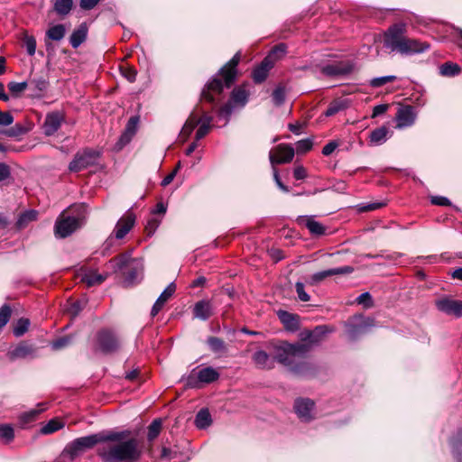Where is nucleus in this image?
<instances>
[{
    "label": "nucleus",
    "instance_id": "1",
    "mask_svg": "<svg viewBox=\"0 0 462 462\" xmlns=\"http://www.w3.org/2000/svg\"><path fill=\"white\" fill-rule=\"evenodd\" d=\"M241 60V53L236 52L233 58L224 64L218 72L203 87L199 103L196 105V115L199 116V126L195 134L196 141L204 138L212 129L214 120L211 112L217 107V96L221 95L225 88H230L236 82Z\"/></svg>",
    "mask_w": 462,
    "mask_h": 462
},
{
    "label": "nucleus",
    "instance_id": "2",
    "mask_svg": "<svg viewBox=\"0 0 462 462\" xmlns=\"http://www.w3.org/2000/svg\"><path fill=\"white\" fill-rule=\"evenodd\" d=\"M106 433H123L118 440H106L112 444L98 450V456L103 462H137L142 455L143 448L135 438H128L130 431H105Z\"/></svg>",
    "mask_w": 462,
    "mask_h": 462
},
{
    "label": "nucleus",
    "instance_id": "3",
    "mask_svg": "<svg viewBox=\"0 0 462 462\" xmlns=\"http://www.w3.org/2000/svg\"><path fill=\"white\" fill-rule=\"evenodd\" d=\"M405 32L406 27L402 23L390 26L383 36L384 47L402 55L422 53L430 49L428 42L404 36Z\"/></svg>",
    "mask_w": 462,
    "mask_h": 462
},
{
    "label": "nucleus",
    "instance_id": "4",
    "mask_svg": "<svg viewBox=\"0 0 462 462\" xmlns=\"http://www.w3.org/2000/svg\"><path fill=\"white\" fill-rule=\"evenodd\" d=\"M273 363L284 366H292L296 359H302L309 354V346L305 344H291L286 340L271 341L267 346Z\"/></svg>",
    "mask_w": 462,
    "mask_h": 462
},
{
    "label": "nucleus",
    "instance_id": "5",
    "mask_svg": "<svg viewBox=\"0 0 462 462\" xmlns=\"http://www.w3.org/2000/svg\"><path fill=\"white\" fill-rule=\"evenodd\" d=\"M123 435V433H106L105 431H101L78 438L66 446L63 450V455L68 457L70 461H73L88 450L93 448L98 443H104L106 442V440H118Z\"/></svg>",
    "mask_w": 462,
    "mask_h": 462
},
{
    "label": "nucleus",
    "instance_id": "6",
    "mask_svg": "<svg viewBox=\"0 0 462 462\" xmlns=\"http://www.w3.org/2000/svg\"><path fill=\"white\" fill-rule=\"evenodd\" d=\"M106 267L112 270L113 273H120L124 277L126 286L133 285L143 270V263L137 258L132 257V252L127 251L111 258Z\"/></svg>",
    "mask_w": 462,
    "mask_h": 462
},
{
    "label": "nucleus",
    "instance_id": "7",
    "mask_svg": "<svg viewBox=\"0 0 462 462\" xmlns=\"http://www.w3.org/2000/svg\"><path fill=\"white\" fill-rule=\"evenodd\" d=\"M123 349L121 337L113 329H99L94 337L92 350L96 355L112 356L118 355Z\"/></svg>",
    "mask_w": 462,
    "mask_h": 462
},
{
    "label": "nucleus",
    "instance_id": "8",
    "mask_svg": "<svg viewBox=\"0 0 462 462\" xmlns=\"http://www.w3.org/2000/svg\"><path fill=\"white\" fill-rule=\"evenodd\" d=\"M101 152L93 148H84L79 150L74 155L73 160L69 164V171L71 172H79L88 167L97 164Z\"/></svg>",
    "mask_w": 462,
    "mask_h": 462
},
{
    "label": "nucleus",
    "instance_id": "9",
    "mask_svg": "<svg viewBox=\"0 0 462 462\" xmlns=\"http://www.w3.org/2000/svg\"><path fill=\"white\" fill-rule=\"evenodd\" d=\"M84 217L80 216H67L62 212L54 224V235L57 238H66L83 225Z\"/></svg>",
    "mask_w": 462,
    "mask_h": 462
},
{
    "label": "nucleus",
    "instance_id": "10",
    "mask_svg": "<svg viewBox=\"0 0 462 462\" xmlns=\"http://www.w3.org/2000/svg\"><path fill=\"white\" fill-rule=\"evenodd\" d=\"M331 330L326 325H319L315 327L314 329H305L300 332V341L296 344H305L309 346V352L311 350L312 346L319 343L325 336Z\"/></svg>",
    "mask_w": 462,
    "mask_h": 462
},
{
    "label": "nucleus",
    "instance_id": "11",
    "mask_svg": "<svg viewBox=\"0 0 462 462\" xmlns=\"http://www.w3.org/2000/svg\"><path fill=\"white\" fill-rule=\"evenodd\" d=\"M435 306L439 311L446 315L454 316L456 318L462 317V300L444 296L435 300Z\"/></svg>",
    "mask_w": 462,
    "mask_h": 462
},
{
    "label": "nucleus",
    "instance_id": "12",
    "mask_svg": "<svg viewBox=\"0 0 462 462\" xmlns=\"http://www.w3.org/2000/svg\"><path fill=\"white\" fill-rule=\"evenodd\" d=\"M65 122V114L62 111L55 110L47 113L43 125V134L46 136L54 135Z\"/></svg>",
    "mask_w": 462,
    "mask_h": 462
},
{
    "label": "nucleus",
    "instance_id": "13",
    "mask_svg": "<svg viewBox=\"0 0 462 462\" xmlns=\"http://www.w3.org/2000/svg\"><path fill=\"white\" fill-rule=\"evenodd\" d=\"M295 150L291 144L280 143L274 152H270V162L272 165L291 162L294 157Z\"/></svg>",
    "mask_w": 462,
    "mask_h": 462
},
{
    "label": "nucleus",
    "instance_id": "14",
    "mask_svg": "<svg viewBox=\"0 0 462 462\" xmlns=\"http://www.w3.org/2000/svg\"><path fill=\"white\" fill-rule=\"evenodd\" d=\"M314 401L309 398H297L293 405L295 413L297 414L299 419L304 422H309L314 419Z\"/></svg>",
    "mask_w": 462,
    "mask_h": 462
},
{
    "label": "nucleus",
    "instance_id": "15",
    "mask_svg": "<svg viewBox=\"0 0 462 462\" xmlns=\"http://www.w3.org/2000/svg\"><path fill=\"white\" fill-rule=\"evenodd\" d=\"M358 322H349L346 324V332L351 340H356L358 337L366 333L367 329L374 325V319L372 318H364L360 316Z\"/></svg>",
    "mask_w": 462,
    "mask_h": 462
},
{
    "label": "nucleus",
    "instance_id": "16",
    "mask_svg": "<svg viewBox=\"0 0 462 462\" xmlns=\"http://www.w3.org/2000/svg\"><path fill=\"white\" fill-rule=\"evenodd\" d=\"M354 272V268L349 265H345L337 268H331L328 270H324L319 273L312 274L310 278L309 283L312 286L319 284L323 280L328 277L334 275H346L350 274Z\"/></svg>",
    "mask_w": 462,
    "mask_h": 462
},
{
    "label": "nucleus",
    "instance_id": "17",
    "mask_svg": "<svg viewBox=\"0 0 462 462\" xmlns=\"http://www.w3.org/2000/svg\"><path fill=\"white\" fill-rule=\"evenodd\" d=\"M354 70V64L350 61H339L328 64L321 68V73L328 77H341L350 74Z\"/></svg>",
    "mask_w": 462,
    "mask_h": 462
},
{
    "label": "nucleus",
    "instance_id": "18",
    "mask_svg": "<svg viewBox=\"0 0 462 462\" xmlns=\"http://www.w3.org/2000/svg\"><path fill=\"white\" fill-rule=\"evenodd\" d=\"M139 121L140 117L138 116H134L129 118L125 125V131L123 132L116 144L117 150L123 149L126 144H128L131 142V140L137 132Z\"/></svg>",
    "mask_w": 462,
    "mask_h": 462
},
{
    "label": "nucleus",
    "instance_id": "19",
    "mask_svg": "<svg viewBox=\"0 0 462 462\" xmlns=\"http://www.w3.org/2000/svg\"><path fill=\"white\" fill-rule=\"evenodd\" d=\"M37 347L27 341H22L8 355L10 359L33 358L37 356Z\"/></svg>",
    "mask_w": 462,
    "mask_h": 462
},
{
    "label": "nucleus",
    "instance_id": "20",
    "mask_svg": "<svg viewBox=\"0 0 462 462\" xmlns=\"http://www.w3.org/2000/svg\"><path fill=\"white\" fill-rule=\"evenodd\" d=\"M135 223V215L128 210L116 223L115 227V236L117 239L124 238L127 233L134 227Z\"/></svg>",
    "mask_w": 462,
    "mask_h": 462
},
{
    "label": "nucleus",
    "instance_id": "21",
    "mask_svg": "<svg viewBox=\"0 0 462 462\" xmlns=\"http://www.w3.org/2000/svg\"><path fill=\"white\" fill-rule=\"evenodd\" d=\"M192 314L195 319L208 320L215 314V306L209 300H201L194 304Z\"/></svg>",
    "mask_w": 462,
    "mask_h": 462
},
{
    "label": "nucleus",
    "instance_id": "22",
    "mask_svg": "<svg viewBox=\"0 0 462 462\" xmlns=\"http://www.w3.org/2000/svg\"><path fill=\"white\" fill-rule=\"evenodd\" d=\"M33 127L34 124L32 121L29 119H23L22 122H17L14 125L5 130L0 131V134L12 138H19L20 136L31 132Z\"/></svg>",
    "mask_w": 462,
    "mask_h": 462
},
{
    "label": "nucleus",
    "instance_id": "23",
    "mask_svg": "<svg viewBox=\"0 0 462 462\" xmlns=\"http://www.w3.org/2000/svg\"><path fill=\"white\" fill-rule=\"evenodd\" d=\"M297 223L305 226L313 236H321L326 234V226L316 221L313 216H300L297 218Z\"/></svg>",
    "mask_w": 462,
    "mask_h": 462
},
{
    "label": "nucleus",
    "instance_id": "24",
    "mask_svg": "<svg viewBox=\"0 0 462 462\" xmlns=\"http://www.w3.org/2000/svg\"><path fill=\"white\" fill-rule=\"evenodd\" d=\"M277 316L287 331L294 332L300 328V316L286 310H280Z\"/></svg>",
    "mask_w": 462,
    "mask_h": 462
},
{
    "label": "nucleus",
    "instance_id": "25",
    "mask_svg": "<svg viewBox=\"0 0 462 462\" xmlns=\"http://www.w3.org/2000/svg\"><path fill=\"white\" fill-rule=\"evenodd\" d=\"M199 116L196 115V106L193 108L191 113L189 114V117L187 118L184 125L182 126L180 133L179 134V138L180 142L184 143L186 142L190 134H192L193 130L199 125Z\"/></svg>",
    "mask_w": 462,
    "mask_h": 462
},
{
    "label": "nucleus",
    "instance_id": "26",
    "mask_svg": "<svg viewBox=\"0 0 462 462\" xmlns=\"http://www.w3.org/2000/svg\"><path fill=\"white\" fill-rule=\"evenodd\" d=\"M273 64L272 61H269L268 59L263 58V60L257 65L253 72L252 79L255 84H261L268 77L269 71L273 68Z\"/></svg>",
    "mask_w": 462,
    "mask_h": 462
},
{
    "label": "nucleus",
    "instance_id": "27",
    "mask_svg": "<svg viewBox=\"0 0 462 462\" xmlns=\"http://www.w3.org/2000/svg\"><path fill=\"white\" fill-rule=\"evenodd\" d=\"M176 291V285L174 282H171L169 284L165 290L161 293V295L156 300L155 303L153 304L152 310H151V316L155 317L160 310L163 308L164 304L171 299V297L174 294Z\"/></svg>",
    "mask_w": 462,
    "mask_h": 462
},
{
    "label": "nucleus",
    "instance_id": "28",
    "mask_svg": "<svg viewBox=\"0 0 462 462\" xmlns=\"http://www.w3.org/2000/svg\"><path fill=\"white\" fill-rule=\"evenodd\" d=\"M45 410L46 403L42 402L37 405L36 409H32L31 411L21 413L18 417L19 424L22 427H26L27 425L35 421L38 419L40 413Z\"/></svg>",
    "mask_w": 462,
    "mask_h": 462
},
{
    "label": "nucleus",
    "instance_id": "29",
    "mask_svg": "<svg viewBox=\"0 0 462 462\" xmlns=\"http://www.w3.org/2000/svg\"><path fill=\"white\" fill-rule=\"evenodd\" d=\"M66 34V28L64 24L59 23L53 26H51L45 32V44L47 51L51 47V43L48 42L47 40L59 42L64 38Z\"/></svg>",
    "mask_w": 462,
    "mask_h": 462
},
{
    "label": "nucleus",
    "instance_id": "30",
    "mask_svg": "<svg viewBox=\"0 0 462 462\" xmlns=\"http://www.w3.org/2000/svg\"><path fill=\"white\" fill-rule=\"evenodd\" d=\"M415 116L411 106H405L398 109L396 113V120L398 126H409L414 122Z\"/></svg>",
    "mask_w": 462,
    "mask_h": 462
},
{
    "label": "nucleus",
    "instance_id": "31",
    "mask_svg": "<svg viewBox=\"0 0 462 462\" xmlns=\"http://www.w3.org/2000/svg\"><path fill=\"white\" fill-rule=\"evenodd\" d=\"M88 28L86 23H82L73 31L69 37V43L74 48L79 47L88 37Z\"/></svg>",
    "mask_w": 462,
    "mask_h": 462
},
{
    "label": "nucleus",
    "instance_id": "32",
    "mask_svg": "<svg viewBox=\"0 0 462 462\" xmlns=\"http://www.w3.org/2000/svg\"><path fill=\"white\" fill-rule=\"evenodd\" d=\"M245 87L246 85L243 84L233 88L229 99L233 104L245 106L248 102L249 92L246 90Z\"/></svg>",
    "mask_w": 462,
    "mask_h": 462
},
{
    "label": "nucleus",
    "instance_id": "33",
    "mask_svg": "<svg viewBox=\"0 0 462 462\" xmlns=\"http://www.w3.org/2000/svg\"><path fill=\"white\" fill-rule=\"evenodd\" d=\"M37 217L38 211L35 209H29L21 213L14 224V229L20 231L26 228L31 222L37 219Z\"/></svg>",
    "mask_w": 462,
    "mask_h": 462
},
{
    "label": "nucleus",
    "instance_id": "34",
    "mask_svg": "<svg viewBox=\"0 0 462 462\" xmlns=\"http://www.w3.org/2000/svg\"><path fill=\"white\" fill-rule=\"evenodd\" d=\"M253 361L254 364L262 368H272L273 366V361L271 356V353L263 350H258L253 355Z\"/></svg>",
    "mask_w": 462,
    "mask_h": 462
},
{
    "label": "nucleus",
    "instance_id": "35",
    "mask_svg": "<svg viewBox=\"0 0 462 462\" xmlns=\"http://www.w3.org/2000/svg\"><path fill=\"white\" fill-rule=\"evenodd\" d=\"M389 134V128L386 125H382L370 133V142L375 145L383 144L387 141Z\"/></svg>",
    "mask_w": 462,
    "mask_h": 462
},
{
    "label": "nucleus",
    "instance_id": "36",
    "mask_svg": "<svg viewBox=\"0 0 462 462\" xmlns=\"http://www.w3.org/2000/svg\"><path fill=\"white\" fill-rule=\"evenodd\" d=\"M217 377H187L184 383L185 388L201 389L213 383Z\"/></svg>",
    "mask_w": 462,
    "mask_h": 462
},
{
    "label": "nucleus",
    "instance_id": "37",
    "mask_svg": "<svg viewBox=\"0 0 462 462\" xmlns=\"http://www.w3.org/2000/svg\"><path fill=\"white\" fill-rule=\"evenodd\" d=\"M207 343L209 349L215 354L223 355L227 352V346L220 337L211 336L208 337Z\"/></svg>",
    "mask_w": 462,
    "mask_h": 462
},
{
    "label": "nucleus",
    "instance_id": "38",
    "mask_svg": "<svg viewBox=\"0 0 462 462\" xmlns=\"http://www.w3.org/2000/svg\"><path fill=\"white\" fill-rule=\"evenodd\" d=\"M107 276L108 274H99L96 272H90L82 276L81 282L85 283L87 287L89 288L100 285L106 280Z\"/></svg>",
    "mask_w": 462,
    "mask_h": 462
},
{
    "label": "nucleus",
    "instance_id": "39",
    "mask_svg": "<svg viewBox=\"0 0 462 462\" xmlns=\"http://www.w3.org/2000/svg\"><path fill=\"white\" fill-rule=\"evenodd\" d=\"M73 0H55L53 11L60 17L67 16L73 9Z\"/></svg>",
    "mask_w": 462,
    "mask_h": 462
},
{
    "label": "nucleus",
    "instance_id": "40",
    "mask_svg": "<svg viewBox=\"0 0 462 462\" xmlns=\"http://www.w3.org/2000/svg\"><path fill=\"white\" fill-rule=\"evenodd\" d=\"M212 423L210 412L208 409H201L196 415L195 425L199 430L209 427Z\"/></svg>",
    "mask_w": 462,
    "mask_h": 462
},
{
    "label": "nucleus",
    "instance_id": "41",
    "mask_svg": "<svg viewBox=\"0 0 462 462\" xmlns=\"http://www.w3.org/2000/svg\"><path fill=\"white\" fill-rule=\"evenodd\" d=\"M286 51L287 45L285 43H279L273 46L264 58L268 59L274 65L277 60L285 55Z\"/></svg>",
    "mask_w": 462,
    "mask_h": 462
},
{
    "label": "nucleus",
    "instance_id": "42",
    "mask_svg": "<svg viewBox=\"0 0 462 462\" xmlns=\"http://www.w3.org/2000/svg\"><path fill=\"white\" fill-rule=\"evenodd\" d=\"M286 98L285 87L279 84L272 93V100L274 106H281Z\"/></svg>",
    "mask_w": 462,
    "mask_h": 462
},
{
    "label": "nucleus",
    "instance_id": "43",
    "mask_svg": "<svg viewBox=\"0 0 462 462\" xmlns=\"http://www.w3.org/2000/svg\"><path fill=\"white\" fill-rule=\"evenodd\" d=\"M0 439L5 444H9L14 440V430L10 424H0Z\"/></svg>",
    "mask_w": 462,
    "mask_h": 462
},
{
    "label": "nucleus",
    "instance_id": "44",
    "mask_svg": "<svg viewBox=\"0 0 462 462\" xmlns=\"http://www.w3.org/2000/svg\"><path fill=\"white\" fill-rule=\"evenodd\" d=\"M461 71V68L453 62H445L440 66V73L446 77H454L458 75Z\"/></svg>",
    "mask_w": 462,
    "mask_h": 462
},
{
    "label": "nucleus",
    "instance_id": "45",
    "mask_svg": "<svg viewBox=\"0 0 462 462\" xmlns=\"http://www.w3.org/2000/svg\"><path fill=\"white\" fill-rule=\"evenodd\" d=\"M346 107V102L341 99H335L328 105L327 110L324 112L326 116H332Z\"/></svg>",
    "mask_w": 462,
    "mask_h": 462
},
{
    "label": "nucleus",
    "instance_id": "46",
    "mask_svg": "<svg viewBox=\"0 0 462 462\" xmlns=\"http://www.w3.org/2000/svg\"><path fill=\"white\" fill-rule=\"evenodd\" d=\"M64 427V423L58 419H52L41 429V433L47 435L51 434Z\"/></svg>",
    "mask_w": 462,
    "mask_h": 462
},
{
    "label": "nucleus",
    "instance_id": "47",
    "mask_svg": "<svg viewBox=\"0 0 462 462\" xmlns=\"http://www.w3.org/2000/svg\"><path fill=\"white\" fill-rule=\"evenodd\" d=\"M30 320L25 318H21L18 319L17 323L14 327V335L15 337H22L24 333H26L30 327Z\"/></svg>",
    "mask_w": 462,
    "mask_h": 462
},
{
    "label": "nucleus",
    "instance_id": "48",
    "mask_svg": "<svg viewBox=\"0 0 462 462\" xmlns=\"http://www.w3.org/2000/svg\"><path fill=\"white\" fill-rule=\"evenodd\" d=\"M162 430V421L161 420H154L148 427L147 439L149 441H152L155 439Z\"/></svg>",
    "mask_w": 462,
    "mask_h": 462
},
{
    "label": "nucleus",
    "instance_id": "49",
    "mask_svg": "<svg viewBox=\"0 0 462 462\" xmlns=\"http://www.w3.org/2000/svg\"><path fill=\"white\" fill-rule=\"evenodd\" d=\"M313 147V141L310 138L300 140L296 143V152L298 154H305Z\"/></svg>",
    "mask_w": 462,
    "mask_h": 462
},
{
    "label": "nucleus",
    "instance_id": "50",
    "mask_svg": "<svg viewBox=\"0 0 462 462\" xmlns=\"http://www.w3.org/2000/svg\"><path fill=\"white\" fill-rule=\"evenodd\" d=\"M396 79H397V77L393 76V75L374 78L370 80L369 85L372 88H380L387 83L393 82Z\"/></svg>",
    "mask_w": 462,
    "mask_h": 462
},
{
    "label": "nucleus",
    "instance_id": "51",
    "mask_svg": "<svg viewBox=\"0 0 462 462\" xmlns=\"http://www.w3.org/2000/svg\"><path fill=\"white\" fill-rule=\"evenodd\" d=\"M121 74L131 83L136 79L137 70L133 66L122 65L120 66Z\"/></svg>",
    "mask_w": 462,
    "mask_h": 462
},
{
    "label": "nucleus",
    "instance_id": "52",
    "mask_svg": "<svg viewBox=\"0 0 462 462\" xmlns=\"http://www.w3.org/2000/svg\"><path fill=\"white\" fill-rule=\"evenodd\" d=\"M33 90L43 92L49 86L48 80L44 77L34 78L30 81Z\"/></svg>",
    "mask_w": 462,
    "mask_h": 462
},
{
    "label": "nucleus",
    "instance_id": "53",
    "mask_svg": "<svg viewBox=\"0 0 462 462\" xmlns=\"http://www.w3.org/2000/svg\"><path fill=\"white\" fill-rule=\"evenodd\" d=\"M234 105L235 104L228 100L226 104L217 109V116L219 117H225L226 121L227 122L233 113Z\"/></svg>",
    "mask_w": 462,
    "mask_h": 462
},
{
    "label": "nucleus",
    "instance_id": "54",
    "mask_svg": "<svg viewBox=\"0 0 462 462\" xmlns=\"http://www.w3.org/2000/svg\"><path fill=\"white\" fill-rule=\"evenodd\" d=\"M12 309L8 304H4L0 308V328H4L10 320Z\"/></svg>",
    "mask_w": 462,
    "mask_h": 462
},
{
    "label": "nucleus",
    "instance_id": "55",
    "mask_svg": "<svg viewBox=\"0 0 462 462\" xmlns=\"http://www.w3.org/2000/svg\"><path fill=\"white\" fill-rule=\"evenodd\" d=\"M8 89L14 96H18L21 92L24 91L27 87L28 83L26 81L23 82H14L11 81L8 83Z\"/></svg>",
    "mask_w": 462,
    "mask_h": 462
},
{
    "label": "nucleus",
    "instance_id": "56",
    "mask_svg": "<svg viewBox=\"0 0 462 462\" xmlns=\"http://www.w3.org/2000/svg\"><path fill=\"white\" fill-rule=\"evenodd\" d=\"M23 45L26 48L27 53L30 56H32L35 54L36 51V39L32 35H25L23 40Z\"/></svg>",
    "mask_w": 462,
    "mask_h": 462
},
{
    "label": "nucleus",
    "instance_id": "57",
    "mask_svg": "<svg viewBox=\"0 0 462 462\" xmlns=\"http://www.w3.org/2000/svg\"><path fill=\"white\" fill-rule=\"evenodd\" d=\"M452 453L457 462H462V439H455L452 443Z\"/></svg>",
    "mask_w": 462,
    "mask_h": 462
},
{
    "label": "nucleus",
    "instance_id": "58",
    "mask_svg": "<svg viewBox=\"0 0 462 462\" xmlns=\"http://www.w3.org/2000/svg\"><path fill=\"white\" fill-rule=\"evenodd\" d=\"M71 343V338L68 336L57 338L51 343V346L54 350H60L68 346Z\"/></svg>",
    "mask_w": 462,
    "mask_h": 462
},
{
    "label": "nucleus",
    "instance_id": "59",
    "mask_svg": "<svg viewBox=\"0 0 462 462\" xmlns=\"http://www.w3.org/2000/svg\"><path fill=\"white\" fill-rule=\"evenodd\" d=\"M295 290L300 301L307 302L310 300V296L305 291L304 284L302 282H297L295 284Z\"/></svg>",
    "mask_w": 462,
    "mask_h": 462
},
{
    "label": "nucleus",
    "instance_id": "60",
    "mask_svg": "<svg viewBox=\"0 0 462 462\" xmlns=\"http://www.w3.org/2000/svg\"><path fill=\"white\" fill-rule=\"evenodd\" d=\"M356 303L363 304L366 308L373 306V299L369 292H364L356 299Z\"/></svg>",
    "mask_w": 462,
    "mask_h": 462
},
{
    "label": "nucleus",
    "instance_id": "61",
    "mask_svg": "<svg viewBox=\"0 0 462 462\" xmlns=\"http://www.w3.org/2000/svg\"><path fill=\"white\" fill-rule=\"evenodd\" d=\"M83 308L84 304L80 300H76L73 303H71V305L68 309V312L72 318H75L80 313Z\"/></svg>",
    "mask_w": 462,
    "mask_h": 462
},
{
    "label": "nucleus",
    "instance_id": "62",
    "mask_svg": "<svg viewBox=\"0 0 462 462\" xmlns=\"http://www.w3.org/2000/svg\"><path fill=\"white\" fill-rule=\"evenodd\" d=\"M160 225V220H158L157 218H151L148 220L147 222V225L145 226V232L147 234V236H151L154 234V232L156 231V229L158 228Z\"/></svg>",
    "mask_w": 462,
    "mask_h": 462
},
{
    "label": "nucleus",
    "instance_id": "63",
    "mask_svg": "<svg viewBox=\"0 0 462 462\" xmlns=\"http://www.w3.org/2000/svg\"><path fill=\"white\" fill-rule=\"evenodd\" d=\"M14 122V116L10 112H3L0 110V125L7 126Z\"/></svg>",
    "mask_w": 462,
    "mask_h": 462
},
{
    "label": "nucleus",
    "instance_id": "64",
    "mask_svg": "<svg viewBox=\"0 0 462 462\" xmlns=\"http://www.w3.org/2000/svg\"><path fill=\"white\" fill-rule=\"evenodd\" d=\"M11 176L10 167L5 163L0 162V181L7 180Z\"/></svg>",
    "mask_w": 462,
    "mask_h": 462
}]
</instances>
